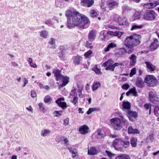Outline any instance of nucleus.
<instances>
[{
    "label": "nucleus",
    "mask_w": 159,
    "mask_h": 159,
    "mask_svg": "<svg viewBox=\"0 0 159 159\" xmlns=\"http://www.w3.org/2000/svg\"><path fill=\"white\" fill-rule=\"evenodd\" d=\"M65 15L67 18V26L69 29L76 26L84 29L85 25L90 22L87 17L72 9L67 10Z\"/></svg>",
    "instance_id": "nucleus-1"
},
{
    "label": "nucleus",
    "mask_w": 159,
    "mask_h": 159,
    "mask_svg": "<svg viewBox=\"0 0 159 159\" xmlns=\"http://www.w3.org/2000/svg\"><path fill=\"white\" fill-rule=\"evenodd\" d=\"M141 36L140 35L134 34L128 36L124 41V45L128 49L125 50L126 53L131 54L134 50V48L140 43Z\"/></svg>",
    "instance_id": "nucleus-2"
},
{
    "label": "nucleus",
    "mask_w": 159,
    "mask_h": 159,
    "mask_svg": "<svg viewBox=\"0 0 159 159\" xmlns=\"http://www.w3.org/2000/svg\"><path fill=\"white\" fill-rule=\"evenodd\" d=\"M110 122L114 129L117 130H121L123 126H127L128 124L127 120L123 117L121 120L118 118H112L110 120Z\"/></svg>",
    "instance_id": "nucleus-3"
},
{
    "label": "nucleus",
    "mask_w": 159,
    "mask_h": 159,
    "mask_svg": "<svg viewBox=\"0 0 159 159\" xmlns=\"http://www.w3.org/2000/svg\"><path fill=\"white\" fill-rule=\"evenodd\" d=\"M142 18L144 20L148 21L155 20L157 16V13L153 10H147L142 14Z\"/></svg>",
    "instance_id": "nucleus-4"
},
{
    "label": "nucleus",
    "mask_w": 159,
    "mask_h": 159,
    "mask_svg": "<svg viewBox=\"0 0 159 159\" xmlns=\"http://www.w3.org/2000/svg\"><path fill=\"white\" fill-rule=\"evenodd\" d=\"M144 82L148 86L150 87H154L158 84L157 78L153 75H146L144 79Z\"/></svg>",
    "instance_id": "nucleus-5"
},
{
    "label": "nucleus",
    "mask_w": 159,
    "mask_h": 159,
    "mask_svg": "<svg viewBox=\"0 0 159 159\" xmlns=\"http://www.w3.org/2000/svg\"><path fill=\"white\" fill-rule=\"evenodd\" d=\"M121 139L116 138L113 141L112 145L116 150L120 152H123V148L121 147Z\"/></svg>",
    "instance_id": "nucleus-6"
},
{
    "label": "nucleus",
    "mask_w": 159,
    "mask_h": 159,
    "mask_svg": "<svg viewBox=\"0 0 159 159\" xmlns=\"http://www.w3.org/2000/svg\"><path fill=\"white\" fill-rule=\"evenodd\" d=\"M149 98L150 101L155 104H159V99L152 91L149 92Z\"/></svg>",
    "instance_id": "nucleus-7"
},
{
    "label": "nucleus",
    "mask_w": 159,
    "mask_h": 159,
    "mask_svg": "<svg viewBox=\"0 0 159 159\" xmlns=\"http://www.w3.org/2000/svg\"><path fill=\"white\" fill-rule=\"evenodd\" d=\"M56 69L53 71L52 73L54 75V77H55V79L57 81H59L61 79V78L63 75L61 74V70Z\"/></svg>",
    "instance_id": "nucleus-8"
},
{
    "label": "nucleus",
    "mask_w": 159,
    "mask_h": 159,
    "mask_svg": "<svg viewBox=\"0 0 159 159\" xmlns=\"http://www.w3.org/2000/svg\"><path fill=\"white\" fill-rule=\"evenodd\" d=\"M159 47V42L157 39H155L150 46V48L151 51H155Z\"/></svg>",
    "instance_id": "nucleus-9"
},
{
    "label": "nucleus",
    "mask_w": 159,
    "mask_h": 159,
    "mask_svg": "<svg viewBox=\"0 0 159 159\" xmlns=\"http://www.w3.org/2000/svg\"><path fill=\"white\" fill-rule=\"evenodd\" d=\"M81 3L84 7H89L94 3L93 0H81Z\"/></svg>",
    "instance_id": "nucleus-10"
},
{
    "label": "nucleus",
    "mask_w": 159,
    "mask_h": 159,
    "mask_svg": "<svg viewBox=\"0 0 159 159\" xmlns=\"http://www.w3.org/2000/svg\"><path fill=\"white\" fill-rule=\"evenodd\" d=\"M96 36V31L95 30H92L90 31L88 34V39L90 42L95 40Z\"/></svg>",
    "instance_id": "nucleus-11"
},
{
    "label": "nucleus",
    "mask_w": 159,
    "mask_h": 159,
    "mask_svg": "<svg viewBox=\"0 0 159 159\" xmlns=\"http://www.w3.org/2000/svg\"><path fill=\"white\" fill-rule=\"evenodd\" d=\"M118 22L119 24L120 25H129L127 18L125 17H119L118 18Z\"/></svg>",
    "instance_id": "nucleus-12"
},
{
    "label": "nucleus",
    "mask_w": 159,
    "mask_h": 159,
    "mask_svg": "<svg viewBox=\"0 0 159 159\" xmlns=\"http://www.w3.org/2000/svg\"><path fill=\"white\" fill-rule=\"evenodd\" d=\"M113 63L114 62L112 59H109L102 65V66L105 67H106L105 68L106 70H111V69L109 68H111L110 67L112 66Z\"/></svg>",
    "instance_id": "nucleus-13"
},
{
    "label": "nucleus",
    "mask_w": 159,
    "mask_h": 159,
    "mask_svg": "<svg viewBox=\"0 0 159 159\" xmlns=\"http://www.w3.org/2000/svg\"><path fill=\"white\" fill-rule=\"evenodd\" d=\"M89 128L86 125H84L80 127L79 131L80 133L83 134H87L89 131Z\"/></svg>",
    "instance_id": "nucleus-14"
},
{
    "label": "nucleus",
    "mask_w": 159,
    "mask_h": 159,
    "mask_svg": "<svg viewBox=\"0 0 159 159\" xmlns=\"http://www.w3.org/2000/svg\"><path fill=\"white\" fill-rule=\"evenodd\" d=\"M145 63L146 64L147 68L150 72H153L156 70V66L153 65L150 62L146 61Z\"/></svg>",
    "instance_id": "nucleus-15"
},
{
    "label": "nucleus",
    "mask_w": 159,
    "mask_h": 159,
    "mask_svg": "<svg viewBox=\"0 0 159 159\" xmlns=\"http://www.w3.org/2000/svg\"><path fill=\"white\" fill-rule=\"evenodd\" d=\"M62 83L59 85L60 88L65 86L69 82V78L66 76L63 75L61 78Z\"/></svg>",
    "instance_id": "nucleus-16"
},
{
    "label": "nucleus",
    "mask_w": 159,
    "mask_h": 159,
    "mask_svg": "<svg viewBox=\"0 0 159 159\" xmlns=\"http://www.w3.org/2000/svg\"><path fill=\"white\" fill-rule=\"evenodd\" d=\"M118 5V4L117 2L113 0H110L107 3L109 10H112L115 8L116 6H117Z\"/></svg>",
    "instance_id": "nucleus-17"
},
{
    "label": "nucleus",
    "mask_w": 159,
    "mask_h": 159,
    "mask_svg": "<svg viewBox=\"0 0 159 159\" xmlns=\"http://www.w3.org/2000/svg\"><path fill=\"white\" fill-rule=\"evenodd\" d=\"M130 145V142L129 140V138L128 137H125V139L122 140H121V146L125 148H128Z\"/></svg>",
    "instance_id": "nucleus-18"
},
{
    "label": "nucleus",
    "mask_w": 159,
    "mask_h": 159,
    "mask_svg": "<svg viewBox=\"0 0 159 159\" xmlns=\"http://www.w3.org/2000/svg\"><path fill=\"white\" fill-rule=\"evenodd\" d=\"M144 82L141 78L138 77L136 80V85L138 87L142 88L144 87Z\"/></svg>",
    "instance_id": "nucleus-19"
},
{
    "label": "nucleus",
    "mask_w": 159,
    "mask_h": 159,
    "mask_svg": "<svg viewBox=\"0 0 159 159\" xmlns=\"http://www.w3.org/2000/svg\"><path fill=\"white\" fill-rule=\"evenodd\" d=\"M137 56L135 54H132L129 57L130 61L129 65L131 66H134L136 62Z\"/></svg>",
    "instance_id": "nucleus-20"
},
{
    "label": "nucleus",
    "mask_w": 159,
    "mask_h": 159,
    "mask_svg": "<svg viewBox=\"0 0 159 159\" xmlns=\"http://www.w3.org/2000/svg\"><path fill=\"white\" fill-rule=\"evenodd\" d=\"M130 94H133V95L134 96H138L135 87H133V88L130 89L126 93L127 96H129Z\"/></svg>",
    "instance_id": "nucleus-21"
},
{
    "label": "nucleus",
    "mask_w": 159,
    "mask_h": 159,
    "mask_svg": "<svg viewBox=\"0 0 159 159\" xmlns=\"http://www.w3.org/2000/svg\"><path fill=\"white\" fill-rule=\"evenodd\" d=\"M127 113L129 115V118L131 121H133L131 119L132 117L136 118L138 116L137 113L136 111H132L131 110H128L127 111Z\"/></svg>",
    "instance_id": "nucleus-22"
},
{
    "label": "nucleus",
    "mask_w": 159,
    "mask_h": 159,
    "mask_svg": "<svg viewBox=\"0 0 159 159\" xmlns=\"http://www.w3.org/2000/svg\"><path fill=\"white\" fill-rule=\"evenodd\" d=\"M82 60V57L80 56L77 55L74 57L73 63L75 65H79Z\"/></svg>",
    "instance_id": "nucleus-23"
},
{
    "label": "nucleus",
    "mask_w": 159,
    "mask_h": 159,
    "mask_svg": "<svg viewBox=\"0 0 159 159\" xmlns=\"http://www.w3.org/2000/svg\"><path fill=\"white\" fill-rule=\"evenodd\" d=\"M117 46L116 44L115 43H109L107 46L104 49L105 52H107L112 48H115Z\"/></svg>",
    "instance_id": "nucleus-24"
},
{
    "label": "nucleus",
    "mask_w": 159,
    "mask_h": 159,
    "mask_svg": "<svg viewBox=\"0 0 159 159\" xmlns=\"http://www.w3.org/2000/svg\"><path fill=\"white\" fill-rule=\"evenodd\" d=\"M98 151L97 149L94 147H91L88 149V154L90 155H95L97 154Z\"/></svg>",
    "instance_id": "nucleus-25"
},
{
    "label": "nucleus",
    "mask_w": 159,
    "mask_h": 159,
    "mask_svg": "<svg viewBox=\"0 0 159 159\" xmlns=\"http://www.w3.org/2000/svg\"><path fill=\"white\" fill-rule=\"evenodd\" d=\"M128 133L129 134H139L140 133L139 131L137 129H134L132 126L129 127L128 128Z\"/></svg>",
    "instance_id": "nucleus-26"
},
{
    "label": "nucleus",
    "mask_w": 159,
    "mask_h": 159,
    "mask_svg": "<svg viewBox=\"0 0 159 159\" xmlns=\"http://www.w3.org/2000/svg\"><path fill=\"white\" fill-rule=\"evenodd\" d=\"M129 155L126 154H122L117 156L116 159H130Z\"/></svg>",
    "instance_id": "nucleus-27"
},
{
    "label": "nucleus",
    "mask_w": 159,
    "mask_h": 159,
    "mask_svg": "<svg viewBox=\"0 0 159 159\" xmlns=\"http://www.w3.org/2000/svg\"><path fill=\"white\" fill-rule=\"evenodd\" d=\"M137 138L132 137L131 138L130 144L132 147H135L137 145Z\"/></svg>",
    "instance_id": "nucleus-28"
},
{
    "label": "nucleus",
    "mask_w": 159,
    "mask_h": 159,
    "mask_svg": "<svg viewBox=\"0 0 159 159\" xmlns=\"http://www.w3.org/2000/svg\"><path fill=\"white\" fill-rule=\"evenodd\" d=\"M101 83L99 82H94L92 86L93 90H97L99 87L101 86Z\"/></svg>",
    "instance_id": "nucleus-29"
},
{
    "label": "nucleus",
    "mask_w": 159,
    "mask_h": 159,
    "mask_svg": "<svg viewBox=\"0 0 159 159\" xmlns=\"http://www.w3.org/2000/svg\"><path fill=\"white\" fill-rule=\"evenodd\" d=\"M144 27L143 25H138L137 24H134L132 26L130 29L131 30H134L140 29Z\"/></svg>",
    "instance_id": "nucleus-30"
},
{
    "label": "nucleus",
    "mask_w": 159,
    "mask_h": 159,
    "mask_svg": "<svg viewBox=\"0 0 159 159\" xmlns=\"http://www.w3.org/2000/svg\"><path fill=\"white\" fill-rule=\"evenodd\" d=\"M144 7L145 8L148 9L154 8H155L154 4L152 2L144 4Z\"/></svg>",
    "instance_id": "nucleus-31"
},
{
    "label": "nucleus",
    "mask_w": 159,
    "mask_h": 159,
    "mask_svg": "<svg viewBox=\"0 0 159 159\" xmlns=\"http://www.w3.org/2000/svg\"><path fill=\"white\" fill-rule=\"evenodd\" d=\"M122 107L125 109H130L131 107L130 103L128 102H124L122 103Z\"/></svg>",
    "instance_id": "nucleus-32"
},
{
    "label": "nucleus",
    "mask_w": 159,
    "mask_h": 159,
    "mask_svg": "<svg viewBox=\"0 0 159 159\" xmlns=\"http://www.w3.org/2000/svg\"><path fill=\"white\" fill-rule=\"evenodd\" d=\"M90 14L91 17H96L98 16V13L95 9H92L90 11Z\"/></svg>",
    "instance_id": "nucleus-33"
},
{
    "label": "nucleus",
    "mask_w": 159,
    "mask_h": 159,
    "mask_svg": "<svg viewBox=\"0 0 159 159\" xmlns=\"http://www.w3.org/2000/svg\"><path fill=\"white\" fill-rule=\"evenodd\" d=\"M93 70L98 75H102V73L101 72L100 69H99L97 65H95L93 69Z\"/></svg>",
    "instance_id": "nucleus-34"
},
{
    "label": "nucleus",
    "mask_w": 159,
    "mask_h": 159,
    "mask_svg": "<svg viewBox=\"0 0 159 159\" xmlns=\"http://www.w3.org/2000/svg\"><path fill=\"white\" fill-rule=\"evenodd\" d=\"M122 9L123 13H126L129 11L131 9L127 6H124L122 7Z\"/></svg>",
    "instance_id": "nucleus-35"
},
{
    "label": "nucleus",
    "mask_w": 159,
    "mask_h": 159,
    "mask_svg": "<svg viewBox=\"0 0 159 159\" xmlns=\"http://www.w3.org/2000/svg\"><path fill=\"white\" fill-rule=\"evenodd\" d=\"M154 112L156 116H158L159 115V106H155L154 109Z\"/></svg>",
    "instance_id": "nucleus-36"
},
{
    "label": "nucleus",
    "mask_w": 159,
    "mask_h": 159,
    "mask_svg": "<svg viewBox=\"0 0 159 159\" xmlns=\"http://www.w3.org/2000/svg\"><path fill=\"white\" fill-rule=\"evenodd\" d=\"M78 89H83L84 87L83 82L81 80L79 81L77 84Z\"/></svg>",
    "instance_id": "nucleus-37"
},
{
    "label": "nucleus",
    "mask_w": 159,
    "mask_h": 159,
    "mask_svg": "<svg viewBox=\"0 0 159 159\" xmlns=\"http://www.w3.org/2000/svg\"><path fill=\"white\" fill-rule=\"evenodd\" d=\"M40 36L41 37L44 38H46L47 37L48 33L47 31L45 30L41 31L40 32Z\"/></svg>",
    "instance_id": "nucleus-38"
},
{
    "label": "nucleus",
    "mask_w": 159,
    "mask_h": 159,
    "mask_svg": "<svg viewBox=\"0 0 159 159\" xmlns=\"http://www.w3.org/2000/svg\"><path fill=\"white\" fill-rule=\"evenodd\" d=\"M32 61L33 60L31 58H29L28 61L29 63L30 66L34 68H37V66L36 64H34L33 65H32Z\"/></svg>",
    "instance_id": "nucleus-39"
},
{
    "label": "nucleus",
    "mask_w": 159,
    "mask_h": 159,
    "mask_svg": "<svg viewBox=\"0 0 159 159\" xmlns=\"http://www.w3.org/2000/svg\"><path fill=\"white\" fill-rule=\"evenodd\" d=\"M50 132V131L47 129H44L41 131V134L43 136H46Z\"/></svg>",
    "instance_id": "nucleus-40"
},
{
    "label": "nucleus",
    "mask_w": 159,
    "mask_h": 159,
    "mask_svg": "<svg viewBox=\"0 0 159 159\" xmlns=\"http://www.w3.org/2000/svg\"><path fill=\"white\" fill-rule=\"evenodd\" d=\"M122 64L121 63H116L114 64H113L112 66H111L110 67V69H111V70L112 71H114V69L115 67L118 66H122Z\"/></svg>",
    "instance_id": "nucleus-41"
},
{
    "label": "nucleus",
    "mask_w": 159,
    "mask_h": 159,
    "mask_svg": "<svg viewBox=\"0 0 159 159\" xmlns=\"http://www.w3.org/2000/svg\"><path fill=\"white\" fill-rule=\"evenodd\" d=\"M154 134L153 133H152L149 134V136L147 138V139L151 143H152L154 140Z\"/></svg>",
    "instance_id": "nucleus-42"
},
{
    "label": "nucleus",
    "mask_w": 159,
    "mask_h": 159,
    "mask_svg": "<svg viewBox=\"0 0 159 159\" xmlns=\"http://www.w3.org/2000/svg\"><path fill=\"white\" fill-rule=\"evenodd\" d=\"M85 47L88 48H90V49L92 48H93V46L91 42H89V41H87L86 42V44Z\"/></svg>",
    "instance_id": "nucleus-43"
},
{
    "label": "nucleus",
    "mask_w": 159,
    "mask_h": 159,
    "mask_svg": "<svg viewBox=\"0 0 159 159\" xmlns=\"http://www.w3.org/2000/svg\"><path fill=\"white\" fill-rule=\"evenodd\" d=\"M92 53L93 52L92 51L89 50L84 54V56L86 58H88L89 56L91 55Z\"/></svg>",
    "instance_id": "nucleus-44"
},
{
    "label": "nucleus",
    "mask_w": 159,
    "mask_h": 159,
    "mask_svg": "<svg viewBox=\"0 0 159 159\" xmlns=\"http://www.w3.org/2000/svg\"><path fill=\"white\" fill-rule=\"evenodd\" d=\"M63 109H65L67 107L66 103L65 102H63L58 106Z\"/></svg>",
    "instance_id": "nucleus-45"
},
{
    "label": "nucleus",
    "mask_w": 159,
    "mask_h": 159,
    "mask_svg": "<svg viewBox=\"0 0 159 159\" xmlns=\"http://www.w3.org/2000/svg\"><path fill=\"white\" fill-rule=\"evenodd\" d=\"M52 100L51 98L49 95L45 96L44 98V102L47 103L51 101Z\"/></svg>",
    "instance_id": "nucleus-46"
},
{
    "label": "nucleus",
    "mask_w": 159,
    "mask_h": 159,
    "mask_svg": "<svg viewBox=\"0 0 159 159\" xmlns=\"http://www.w3.org/2000/svg\"><path fill=\"white\" fill-rule=\"evenodd\" d=\"M144 107L147 110L149 109V113L150 114L151 110V105L148 103H146L144 105Z\"/></svg>",
    "instance_id": "nucleus-47"
},
{
    "label": "nucleus",
    "mask_w": 159,
    "mask_h": 159,
    "mask_svg": "<svg viewBox=\"0 0 159 159\" xmlns=\"http://www.w3.org/2000/svg\"><path fill=\"white\" fill-rule=\"evenodd\" d=\"M83 89H78L77 90L79 96L80 98H82L84 97V95L82 94Z\"/></svg>",
    "instance_id": "nucleus-48"
},
{
    "label": "nucleus",
    "mask_w": 159,
    "mask_h": 159,
    "mask_svg": "<svg viewBox=\"0 0 159 159\" xmlns=\"http://www.w3.org/2000/svg\"><path fill=\"white\" fill-rule=\"evenodd\" d=\"M65 100L64 98H60L57 100L55 102L58 105V106H59L61 102H61V101H64Z\"/></svg>",
    "instance_id": "nucleus-49"
},
{
    "label": "nucleus",
    "mask_w": 159,
    "mask_h": 159,
    "mask_svg": "<svg viewBox=\"0 0 159 159\" xmlns=\"http://www.w3.org/2000/svg\"><path fill=\"white\" fill-rule=\"evenodd\" d=\"M136 69L135 68H133L131 70L130 73V76L132 77L133 75L136 74Z\"/></svg>",
    "instance_id": "nucleus-50"
},
{
    "label": "nucleus",
    "mask_w": 159,
    "mask_h": 159,
    "mask_svg": "<svg viewBox=\"0 0 159 159\" xmlns=\"http://www.w3.org/2000/svg\"><path fill=\"white\" fill-rule=\"evenodd\" d=\"M107 26L108 28L113 29H115L118 30H120V28L115 26L114 25H108Z\"/></svg>",
    "instance_id": "nucleus-51"
},
{
    "label": "nucleus",
    "mask_w": 159,
    "mask_h": 159,
    "mask_svg": "<svg viewBox=\"0 0 159 159\" xmlns=\"http://www.w3.org/2000/svg\"><path fill=\"white\" fill-rule=\"evenodd\" d=\"M78 101V98L77 96H75L73 98V100L71 101L72 103L75 105Z\"/></svg>",
    "instance_id": "nucleus-52"
},
{
    "label": "nucleus",
    "mask_w": 159,
    "mask_h": 159,
    "mask_svg": "<svg viewBox=\"0 0 159 159\" xmlns=\"http://www.w3.org/2000/svg\"><path fill=\"white\" fill-rule=\"evenodd\" d=\"M119 33H120V32L118 31H116L115 32L111 31H109L107 32V34L110 35H117V34Z\"/></svg>",
    "instance_id": "nucleus-53"
},
{
    "label": "nucleus",
    "mask_w": 159,
    "mask_h": 159,
    "mask_svg": "<svg viewBox=\"0 0 159 159\" xmlns=\"http://www.w3.org/2000/svg\"><path fill=\"white\" fill-rule=\"evenodd\" d=\"M140 14L141 13L138 12L134 14V16L135 19H138L140 17Z\"/></svg>",
    "instance_id": "nucleus-54"
},
{
    "label": "nucleus",
    "mask_w": 159,
    "mask_h": 159,
    "mask_svg": "<svg viewBox=\"0 0 159 159\" xmlns=\"http://www.w3.org/2000/svg\"><path fill=\"white\" fill-rule=\"evenodd\" d=\"M129 87V85L128 84H125L122 86V88L125 90H127Z\"/></svg>",
    "instance_id": "nucleus-55"
},
{
    "label": "nucleus",
    "mask_w": 159,
    "mask_h": 159,
    "mask_svg": "<svg viewBox=\"0 0 159 159\" xmlns=\"http://www.w3.org/2000/svg\"><path fill=\"white\" fill-rule=\"evenodd\" d=\"M59 57L61 58H63L64 57V54L63 51H61L59 52Z\"/></svg>",
    "instance_id": "nucleus-56"
},
{
    "label": "nucleus",
    "mask_w": 159,
    "mask_h": 159,
    "mask_svg": "<svg viewBox=\"0 0 159 159\" xmlns=\"http://www.w3.org/2000/svg\"><path fill=\"white\" fill-rule=\"evenodd\" d=\"M95 109L94 108H89L87 112V113L89 115L91 114L92 112L95 111Z\"/></svg>",
    "instance_id": "nucleus-57"
},
{
    "label": "nucleus",
    "mask_w": 159,
    "mask_h": 159,
    "mask_svg": "<svg viewBox=\"0 0 159 159\" xmlns=\"http://www.w3.org/2000/svg\"><path fill=\"white\" fill-rule=\"evenodd\" d=\"M31 95L33 98H35L37 95L35 92L33 90H32L31 91Z\"/></svg>",
    "instance_id": "nucleus-58"
},
{
    "label": "nucleus",
    "mask_w": 159,
    "mask_h": 159,
    "mask_svg": "<svg viewBox=\"0 0 159 159\" xmlns=\"http://www.w3.org/2000/svg\"><path fill=\"white\" fill-rule=\"evenodd\" d=\"M101 8L104 11H107L109 12V11L108 10V7H105L103 5L101 6Z\"/></svg>",
    "instance_id": "nucleus-59"
},
{
    "label": "nucleus",
    "mask_w": 159,
    "mask_h": 159,
    "mask_svg": "<svg viewBox=\"0 0 159 159\" xmlns=\"http://www.w3.org/2000/svg\"><path fill=\"white\" fill-rule=\"evenodd\" d=\"M105 152L109 157H111L113 156V154L111 152L107 150H106Z\"/></svg>",
    "instance_id": "nucleus-60"
},
{
    "label": "nucleus",
    "mask_w": 159,
    "mask_h": 159,
    "mask_svg": "<svg viewBox=\"0 0 159 159\" xmlns=\"http://www.w3.org/2000/svg\"><path fill=\"white\" fill-rule=\"evenodd\" d=\"M69 119L68 118H66L64 121V125H67L69 124Z\"/></svg>",
    "instance_id": "nucleus-61"
},
{
    "label": "nucleus",
    "mask_w": 159,
    "mask_h": 159,
    "mask_svg": "<svg viewBox=\"0 0 159 159\" xmlns=\"http://www.w3.org/2000/svg\"><path fill=\"white\" fill-rule=\"evenodd\" d=\"M39 109L40 110L43 111L44 110V108L43 106V104L42 103H39Z\"/></svg>",
    "instance_id": "nucleus-62"
},
{
    "label": "nucleus",
    "mask_w": 159,
    "mask_h": 159,
    "mask_svg": "<svg viewBox=\"0 0 159 159\" xmlns=\"http://www.w3.org/2000/svg\"><path fill=\"white\" fill-rule=\"evenodd\" d=\"M55 42V39L54 38H51V40L49 42V43L51 45L54 44Z\"/></svg>",
    "instance_id": "nucleus-63"
},
{
    "label": "nucleus",
    "mask_w": 159,
    "mask_h": 159,
    "mask_svg": "<svg viewBox=\"0 0 159 159\" xmlns=\"http://www.w3.org/2000/svg\"><path fill=\"white\" fill-rule=\"evenodd\" d=\"M76 91V89L75 88H73L71 91V92L74 94L75 96H77Z\"/></svg>",
    "instance_id": "nucleus-64"
}]
</instances>
